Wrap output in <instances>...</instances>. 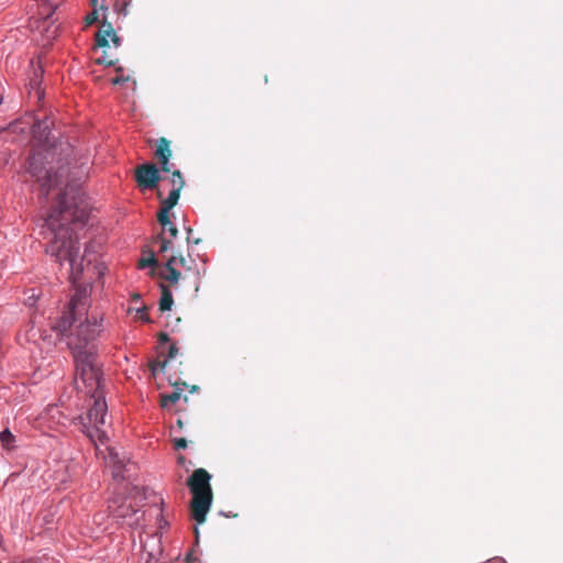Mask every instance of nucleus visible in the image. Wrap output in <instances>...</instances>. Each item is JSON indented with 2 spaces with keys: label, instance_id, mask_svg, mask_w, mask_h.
I'll return each mask as SVG.
<instances>
[{
  "label": "nucleus",
  "instance_id": "f257e3e1",
  "mask_svg": "<svg viewBox=\"0 0 563 563\" xmlns=\"http://www.w3.org/2000/svg\"><path fill=\"white\" fill-rule=\"evenodd\" d=\"M89 217V205L85 192L74 180L67 179L65 191L60 195L57 205L45 218V225L42 232L46 241L45 252L54 261L64 266L68 265L69 278L76 283L87 264L95 258L90 257V246H87L85 254L79 255L78 239L70 225H84Z\"/></svg>",
  "mask_w": 563,
  "mask_h": 563
},
{
  "label": "nucleus",
  "instance_id": "f03ea898",
  "mask_svg": "<svg viewBox=\"0 0 563 563\" xmlns=\"http://www.w3.org/2000/svg\"><path fill=\"white\" fill-rule=\"evenodd\" d=\"M73 352L76 364V385L87 395L102 394L101 389V371L97 363L96 349L78 350L75 345Z\"/></svg>",
  "mask_w": 563,
  "mask_h": 563
},
{
  "label": "nucleus",
  "instance_id": "7ed1b4c3",
  "mask_svg": "<svg viewBox=\"0 0 563 563\" xmlns=\"http://www.w3.org/2000/svg\"><path fill=\"white\" fill-rule=\"evenodd\" d=\"M210 474L205 468H197L188 478V487L192 494L191 512L198 523L206 520L212 503Z\"/></svg>",
  "mask_w": 563,
  "mask_h": 563
},
{
  "label": "nucleus",
  "instance_id": "20e7f679",
  "mask_svg": "<svg viewBox=\"0 0 563 563\" xmlns=\"http://www.w3.org/2000/svg\"><path fill=\"white\" fill-rule=\"evenodd\" d=\"M93 404L88 409L86 416L79 417L81 431L97 445L104 444L108 441V435L103 427L106 424V417L108 406L106 402L104 394L90 395Z\"/></svg>",
  "mask_w": 563,
  "mask_h": 563
},
{
  "label": "nucleus",
  "instance_id": "39448f33",
  "mask_svg": "<svg viewBox=\"0 0 563 563\" xmlns=\"http://www.w3.org/2000/svg\"><path fill=\"white\" fill-rule=\"evenodd\" d=\"M104 313L98 310H93L81 321L74 333L68 338L67 344L73 352H75V345L78 344V350H88L89 347L96 349L92 344L103 331Z\"/></svg>",
  "mask_w": 563,
  "mask_h": 563
},
{
  "label": "nucleus",
  "instance_id": "423d86ee",
  "mask_svg": "<svg viewBox=\"0 0 563 563\" xmlns=\"http://www.w3.org/2000/svg\"><path fill=\"white\" fill-rule=\"evenodd\" d=\"M89 307V291L86 287H79L71 296L66 310L52 324V329L60 335H65L74 324V322L86 314Z\"/></svg>",
  "mask_w": 563,
  "mask_h": 563
},
{
  "label": "nucleus",
  "instance_id": "0eeeda50",
  "mask_svg": "<svg viewBox=\"0 0 563 563\" xmlns=\"http://www.w3.org/2000/svg\"><path fill=\"white\" fill-rule=\"evenodd\" d=\"M42 157L38 154H33L30 157L27 172L31 176L35 177L36 180L41 185V189L45 196H47L52 188L57 187L63 184V178L67 175V178L70 175L69 168L60 167L58 172L52 173V169H43L41 167Z\"/></svg>",
  "mask_w": 563,
  "mask_h": 563
},
{
  "label": "nucleus",
  "instance_id": "6e6552de",
  "mask_svg": "<svg viewBox=\"0 0 563 563\" xmlns=\"http://www.w3.org/2000/svg\"><path fill=\"white\" fill-rule=\"evenodd\" d=\"M169 181L172 188L168 192V197L161 201V209L157 214L158 222L164 229H166V225L168 223V213H170V210L177 205L180 191L185 185V181L179 170L172 172V177Z\"/></svg>",
  "mask_w": 563,
  "mask_h": 563
},
{
  "label": "nucleus",
  "instance_id": "1a4fd4ad",
  "mask_svg": "<svg viewBox=\"0 0 563 563\" xmlns=\"http://www.w3.org/2000/svg\"><path fill=\"white\" fill-rule=\"evenodd\" d=\"M135 179L143 189H153L159 180L158 169L153 164H143L136 168Z\"/></svg>",
  "mask_w": 563,
  "mask_h": 563
},
{
  "label": "nucleus",
  "instance_id": "9d476101",
  "mask_svg": "<svg viewBox=\"0 0 563 563\" xmlns=\"http://www.w3.org/2000/svg\"><path fill=\"white\" fill-rule=\"evenodd\" d=\"M178 267L187 268V271H191L189 267H187V261L183 256H172L164 268L161 272V277L167 282H169L172 285H175L180 279V272L178 271Z\"/></svg>",
  "mask_w": 563,
  "mask_h": 563
},
{
  "label": "nucleus",
  "instance_id": "9b49d317",
  "mask_svg": "<svg viewBox=\"0 0 563 563\" xmlns=\"http://www.w3.org/2000/svg\"><path fill=\"white\" fill-rule=\"evenodd\" d=\"M40 420L45 423L48 429H57L59 426H65L68 419L57 405H48L41 413Z\"/></svg>",
  "mask_w": 563,
  "mask_h": 563
},
{
  "label": "nucleus",
  "instance_id": "f8f14e48",
  "mask_svg": "<svg viewBox=\"0 0 563 563\" xmlns=\"http://www.w3.org/2000/svg\"><path fill=\"white\" fill-rule=\"evenodd\" d=\"M97 44L101 47H107L112 44L114 47H119L121 44L120 37L117 35L111 23L102 22L100 30L96 35Z\"/></svg>",
  "mask_w": 563,
  "mask_h": 563
},
{
  "label": "nucleus",
  "instance_id": "ddd939ff",
  "mask_svg": "<svg viewBox=\"0 0 563 563\" xmlns=\"http://www.w3.org/2000/svg\"><path fill=\"white\" fill-rule=\"evenodd\" d=\"M155 156L162 165V170L169 173L172 170V165L169 164L170 150L169 142L167 140L161 139L157 142Z\"/></svg>",
  "mask_w": 563,
  "mask_h": 563
},
{
  "label": "nucleus",
  "instance_id": "4468645a",
  "mask_svg": "<svg viewBox=\"0 0 563 563\" xmlns=\"http://www.w3.org/2000/svg\"><path fill=\"white\" fill-rule=\"evenodd\" d=\"M108 508L110 514L118 519H126L128 517L136 515V510H134L130 504H126L125 500L119 505L118 500H112Z\"/></svg>",
  "mask_w": 563,
  "mask_h": 563
},
{
  "label": "nucleus",
  "instance_id": "2eb2a0df",
  "mask_svg": "<svg viewBox=\"0 0 563 563\" xmlns=\"http://www.w3.org/2000/svg\"><path fill=\"white\" fill-rule=\"evenodd\" d=\"M0 444L3 450L13 451L16 449V438L9 429H4L0 432Z\"/></svg>",
  "mask_w": 563,
  "mask_h": 563
},
{
  "label": "nucleus",
  "instance_id": "dca6fc26",
  "mask_svg": "<svg viewBox=\"0 0 563 563\" xmlns=\"http://www.w3.org/2000/svg\"><path fill=\"white\" fill-rule=\"evenodd\" d=\"M161 288H162V296H161V300H159V309L162 311L170 310L173 302H174L172 291L163 284L161 285Z\"/></svg>",
  "mask_w": 563,
  "mask_h": 563
},
{
  "label": "nucleus",
  "instance_id": "f3484780",
  "mask_svg": "<svg viewBox=\"0 0 563 563\" xmlns=\"http://www.w3.org/2000/svg\"><path fill=\"white\" fill-rule=\"evenodd\" d=\"M180 398L181 394L179 391L161 395V406L163 409H170Z\"/></svg>",
  "mask_w": 563,
  "mask_h": 563
},
{
  "label": "nucleus",
  "instance_id": "a211bd4d",
  "mask_svg": "<svg viewBox=\"0 0 563 563\" xmlns=\"http://www.w3.org/2000/svg\"><path fill=\"white\" fill-rule=\"evenodd\" d=\"M128 313L133 314V318L135 320H140V321L145 322V323L151 322L150 316L147 313V307L146 306L136 307V308L130 307L128 309Z\"/></svg>",
  "mask_w": 563,
  "mask_h": 563
},
{
  "label": "nucleus",
  "instance_id": "6ab92c4d",
  "mask_svg": "<svg viewBox=\"0 0 563 563\" xmlns=\"http://www.w3.org/2000/svg\"><path fill=\"white\" fill-rule=\"evenodd\" d=\"M156 264V260L153 254H151L147 257H142L139 261V267L140 268H146V267H153Z\"/></svg>",
  "mask_w": 563,
  "mask_h": 563
},
{
  "label": "nucleus",
  "instance_id": "aec40b11",
  "mask_svg": "<svg viewBox=\"0 0 563 563\" xmlns=\"http://www.w3.org/2000/svg\"><path fill=\"white\" fill-rule=\"evenodd\" d=\"M164 232H168L170 239H175L177 236V228L175 224L170 221V213H168V223L166 225V229L163 228Z\"/></svg>",
  "mask_w": 563,
  "mask_h": 563
},
{
  "label": "nucleus",
  "instance_id": "412c9836",
  "mask_svg": "<svg viewBox=\"0 0 563 563\" xmlns=\"http://www.w3.org/2000/svg\"><path fill=\"white\" fill-rule=\"evenodd\" d=\"M98 21V11L93 9L85 16V25L90 26Z\"/></svg>",
  "mask_w": 563,
  "mask_h": 563
},
{
  "label": "nucleus",
  "instance_id": "4be33fe9",
  "mask_svg": "<svg viewBox=\"0 0 563 563\" xmlns=\"http://www.w3.org/2000/svg\"><path fill=\"white\" fill-rule=\"evenodd\" d=\"M174 448L176 450H184L187 448V441L184 438H177L174 440Z\"/></svg>",
  "mask_w": 563,
  "mask_h": 563
},
{
  "label": "nucleus",
  "instance_id": "5701e85b",
  "mask_svg": "<svg viewBox=\"0 0 563 563\" xmlns=\"http://www.w3.org/2000/svg\"><path fill=\"white\" fill-rule=\"evenodd\" d=\"M88 172V166H84L81 165L79 170H77L76 173H74V176L75 178H77L78 180H80L81 178H84L86 176Z\"/></svg>",
  "mask_w": 563,
  "mask_h": 563
},
{
  "label": "nucleus",
  "instance_id": "b1692460",
  "mask_svg": "<svg viewBox=\"0 0 563 563\" xmlns=\"http://www.w3.org/2000/svg\"><path fill=\"white\" fill-rule=\"evenodd\" d=\"M170 243H172L170 240H166L163 238L161 240L159 251L161 252L167 251L170 247Z\"/></svg>",
  "mask_w": 563,
  "mask_h": 563
},
{
  "label": "nucleus",
  "instance_id": "393cba45",
  "mask_svg": "<svg viewBox=\"0 0 563 563\" xmlns=\"http://www.w3.org/2000/svg\"><path fill=\"white\" fill-rule=\"evenodd\" d=\"M128 79H129L128 77L124 78L123 76H117V77L112 78L111 81H112L113 85H118V84H120L122 81H125Z\"/></svg>",
  "mask_w": 563,
  "mask_h": 563
},
{
  "label": "nucleus",
  "instance_id": "a878e982",
  "mask_svg": "<svg viewBox=\"0 0 563 563\" xmlns=\"http://www.w3.org/2000/svg\"><path fill=\"white\" fill-rule=\"evenodd\" d=\"M97 63H98V64H104V65H107V66H110V65H112V64H113V63H112V60H108L106 57L98 58V59H97Z\"/></svg>",
  "mask_w": 563,
  "mask_h": 563
},
{
  "label": "nucleus",
  "instance_id": "bb28decb",
  "mask_svg": "<svg viewBox=\"0 0 563 563\" xmlns=\"http://www.w3.org/2000/svg\"><path fill=\"white\" fill-rule=\"evenodd\" d=\"M95 268L97 269L99 276H102L106 266L103 264H97Z\"/></svg>",
  "mask_w": 563,
  "mask_h": 563
},
{
  "label": "nucleus",
  "instance_id": "cd10ccee",
  "mask_svg": "<svg viewBox=\"0 0 563 563\" xmlns=\"http://www.w3.org/2000/svg\"><path fill=\"white\" fill-rule=\"evenodd\" d=\"M140 299H141V296H140L139 294H134V295L132 296V300H133V301H140Z\"/></svg>",
  "mask_w": 563,
  "mask_h": 563
},
{
  "label": "nucleus",
  "instance_id": "c85d7f7f",
  "mask_svg": "<svg viewBox=\"0 0 563 563\" xmlns=\"http://www.w3.org/2000/svg\"><path fill=\"white\" fill-rule=\"evenodd\" d=\"M195 275V282H198L199 279V273L196 271L192 273Z\"/></svg>",
  "mask_w": 563,
  "mask_h": 563
},
{
  "label": "nucleus",
  "instance_id": "c756f323",
  "mask_svg": "<svg viewBox=\"0 0 563 563\" xmlns=\"http://www.w3.org/2000/svg\"><path fill=\"white\" fill-rule=\"evenodd\" d=\"M177 426L181 429L183 428V421L180 419L177 420Z\"/></svg>",
  "mask_w": 563,
  "mask_h": 563
},
{
  "label": "nucleus",
  "instance_id": "7c9ffc66",
  "mask_svg": "<svg viewBox=\"0 0 563 563\" xmlns=\"http://www.w3.org/2000/svg\"><path fill=\"white\" fill-rule=\"evenodd\" d=\"M108 450H109V455L112 457V450L109 448H108Z\"/></svg>",
  "mask_w": 563,
  "mask_h": 563
}]
</instances>
